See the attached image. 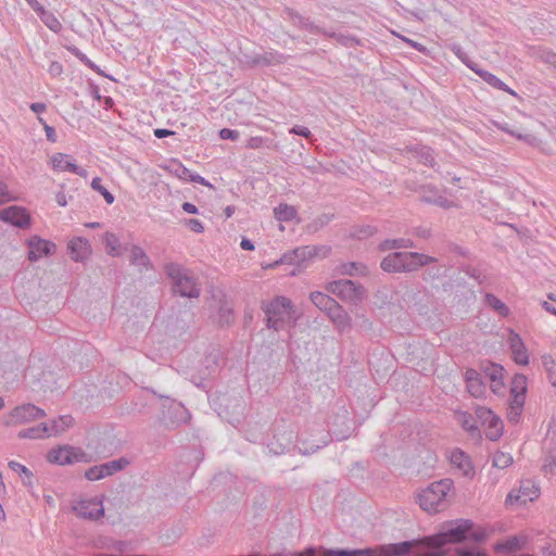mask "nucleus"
<instances>
[{
    "label": "nucleus",
    "mask_w": 556,
    "mask_h": 556,
    "mask_svg": "<svg viewBox=\"0 0 556 556\" xmlns=\"http://www.w3.org/2000/svg\"><path fill=\"white\" fill-rule=\"evenodd\" d=\"M437 258L418 252H391L380 262V268L389 274L413 273Z\"/></svg>",
    "instance_id": "obj_1"
},
{
    "label": "nucleus",
    "mask_w": 556,
    "mask_h": 556,
    "mask_svg": "<svg viewBox=\"0 0 556 556\" xmlns=\"http://www.w3.org/2000/svg\"><path fill=\"white\" fill-rule=\"evenodd\" d=\"M266 327L275 331L282 330L288 324L295 323V309L292 301L283 295L275 296L270 302H263Z\"/></svg>",
    "instance_id": "obj_2"
},
{
    "label": "nucleus",
    "mask_w": 556,
    "mask_h": 556,
    "mask_svg": "<svg viewBox=\"0 0 556 556\" xmlns=\"http://www.w3.org/2000/svg\"><path fill=\"white\" fill-rule=\"evenodd\" d=\"M164 271L172 282L175 294L188 299H198L201 294V287L191 270L177 263H167Z\"/></svg>",
    "instance_id": "obj_3"
},
{
    "label": "nucleus",
    "mask_w": 556,
    "mask_h": 556,
    "mask_svg": "<svg viewBox=\"0 0 556 556\" xmlns=\"http://www.w3.org/2000/svg\"><path fill=\"white\" fill-rule=\"evenodd\" d=\"M485 539L483 531L473 530V522L468 519H459L451 525L445 531L431 536L437 546H444L448 543L456 544L464 541L482 542Z\"/></svg>",
    "instance_id": "obj_4"
},
{
    "label": "nucleus",
    "mask_w": 556,
    "mask_h": 556,
    "mask_svg": "<svg viewBox=\"0 0 556 556\" xmlns=\"http://www.w3.org/2000/svg\"><path fill=\"white\" fill-rule=\"evenodd\" d=\"M453 488L451 479H441L432 482L418 494V503L421 509L428 513H438L446 506V496Z\"/></svg>",
    "instance_id": "obj_5"
},
{
    "label": "nucleus",
    "mask_w": 556,
    "mask_h": 556,
    "mask_svg": "<svg viewBox=\"0 0 556 556\" xmlns=\"http://www.w3.org/2000/svg\"><path fill=\"white\" fill-rule=\"evenodd\" d=\"M47 460L50 464L66 466L75 463H89L90 456L80 447L64 444L51 448L47 454Z\"/></svg>",
    "instance_id": "obj_6"
},
{
    "label": "nucleus",
    "mask_w": 556,
    "mask_h": 556,
    "mask_svg": "<svg viewBox=\"0 0 556 556\" xmlns=\"http://www.w3.org/2000/svg\"><path fill=\"white\" fill-rule=\"evenodd\" d=\"M330 442V434L323 427H314L302 432L299 437V452L302 455H311L323 448Z\"/></svg>",
    "instance_id": "obj_7"
},
{
    "label": "nucleus",
    "mask_w": 556,
    "mask_h": 556,
    "mask_svg": "<svg viewBox=\"0 0 556 556\" xmlns=\"http://www.w3.org/2000/svg\"><path fill=\"white\" fill-rule=\"evenodd\" d=\"M327 290L345 302L356 303L365 296V288L350 279L331 281L328 283Z\"/></svg>",
    "instance_id": "obj_8"
},
{
    "label": "nucleus",
    "mask_w": 556,
    "mask_h": 556,
    "mask_svg": "<svg viewBox=\"0 0 556 556\" xmlns=\"http://www.w3.org/2000/svg\"><path fill=\"white\" fill-rule=\"evenodd\" d=\"M478 422L485 427V437L491 441H497L502 434L504 425L502 419L496 416L490 408L478 406L475 409Z\"/></svg>",
    "instance_id": "obj_9"
},
{
    "label": "nucleus",
    "mask_w": 556,
    "mask_h": 556,
    "mask_svg": "<svg viewBox=\"0 0 556 556\" xmlns=\"http://www.w3.org/2000/svg\"><path fill=\"white\" fill-rule=\"evenodd\" d=\"M46 415L47 414L42 408L31 403H26L14 407L4 420V425L8 427L23 425L41 419L46 417Z\"/></svg>",
    "instance_id": "obj_10"
},
{
    "label": "nucleus",
    "mask_w": 556,
    "mask_h": 556,
    "mask_svg": "<svg viewBox=\"0 0 556 556\" xmlns=\"http://www.w3.org/2000/svg\"><path fill=\"white\" fill-rule=\"evenodd\" d=\"M128 465L129 460L125 457H121L118 459H113L88 468L85 471L84 477L89 481H98L111 477L118 471H122Z\"/></svg>",
    "instance_id": "obj_11"
},
{
    "label": "nucleus",
    "mask_w": 556,
    "mask_h": 556,
    "mask_svg": "<svg viewBox=\"0 0 556 556\" xmlns=\"http://www.w3.org/2000/svg\"><path fill=\"white\" fill-rule=\"evenodd\" d=\"M540 496V488L531 480H522L519 489L513 490L506 497L507 504L518 503L526 505L528 502H533Z\"/></svg>",
    "instance_id": "obj_12"
},
{
    "label": "nucleus",
    "mask_w": 556,
    "mask_h": 556,
    "mask_svg": "<svg viewBox=\"0 0 556 556\" xmlns=\"http://www.w3.org/2000/svg\"><path fill=\"white\" fill-rule=\"evenodd\" d=\"M321 248L316 245H304L295 248L292 251L285 253L279 261H276L271 266L278 264H296L301 265L303 262L315 257Z\"/></svg>",
    "instance_id": "obj_13"
},
{
    "label": "nucleus",
    "mask_w": 556,
    "mask_h": 556,
    "mask_svg": "<svg viewBox=\"0 0 556 556\" xmlns=\"http://www.w3.org/2000/svg\"><path fill=\"white\" fill-rule=\"evenodd\" d=\"M73 510L77 516L90 520H98L104 515L102 501L98 498L81 500L73 506Z\"/></svg>",
    "instance_id": "obj_14"
},
{
    "label": "nucleus",
    "mask_w": 556,
    "mask_h": 556,
    "mask_svg": "<svg viewBox=\"0 0 556 556\" xmlns=\"http://www.w3.org/2000/svg\"><path fill=\"white\" fill-rule=\"evenodd\" d=\"M0 219L18 228L30 225V215L25 207L12 205L0 212Z\"/></svg>",
    "instance_id": "obj_15"
},
{
    "label": "nucleus",
    "mask_w": 556,
    "mask_h": 556,
    "mask_svg": "<svg viewBox=\"0 0 556 556\" xmlns=\"http://www.w3.org/2000/svg\"><path fill=\"white\" fill-rule=\"evenodd\" d=\"M52 168L56 172H68L80 177H87V170L78 166L73 156L65 153H54L51 156Z\"/></svg>",
    "instance_id": "obj_16"
},
{
    "label": "nucleus",
    "mask_w": 556,
    "mask_h": 556,
    "mask_svg": "<svg viewBox=\"0 0 556 556\" xmlns=\"http://www.w3.org/2000/svg\"><path fill=\"white\" fill-rule=\"evenodd\" d=\"M286 56L277 51H266L264 53L244 54V62L249 67L271 66L282 64Z\"/></svg>",
    "instance_id": "obj_17"
},
{
    "label": "nucleus",
    "mask_w": 556,
    "mask_h": 556,
    "mask_svg": "<svg viewBox=\"0 0 556 556\" xmlns=\"http://www.w3.org/2000/svg\"><path fill=\"white\" fill-rule=\"evenodd\" d=\"M417 541H403L394 544L380 545L375 549V556H413Z\"/></svg>",
    "instance_id": "obj_18"
},
{
    "label": "nucleus",
    "mask_w": 556,
    "mask_h": 556,
    "mask_svg": "<svg viewBox=\"0 0 556 556\" xmlns=\"http://www.w3.org/2000/svg\"><path fill=\"white\" fill-rule=\"evenodd\" d=\"M29 252L28 258L33 262L38 261L42 256L51 255L55 252L56 245L49 241L34 236L28 241Z\"/></svg>",
    "instance_id": "obj_19"
},
{
    "label": "nucleus",
    "mask_w": 556,
    "mask_h": 556,
    "mask_svg": "<svg viewBox=\"0 0 556 556\" xmlns=\"http://www.w3.org/2000/svg\"><path fill=\"white\" fill-rule=\"evenodd\" d=\"M419 199L424 203L434 204L443 208H450L453 206V202L439 194L438 189L432 185L420 186Z\"/></svg>",
    "instance_id": "obj_20"
},
{
    "label": "nucleus",
    "mask_w": 556,
    "mask_h": 556,
    "mask_svg": "<svg viewBox=\"0 0 556 556\" xmlns=\"http://www.w3.org/2000/svg\"><path fill=\"white\" fill-rule=\"evenodd\" d=\"M191 419L189 410L180 403H173L168 408V416L165 418L167 428H177Z\"/></svg>",
    "instance_id": "obj_21"
},
{
    "label": "nucleus",
    "mask_w": 556,
    "mask_h": 556,
    "mask_svg": "<svg viewBox=\"0 0 556 556\" xmlns=\"http://www.w3.org/2000/svg\"><path fill=\"white\" fill-rule=\"evenodd\" d=\"M508 344L514 362L518 365H528L529 355L521 337L518 333L511 331L508 337Z\"/></svg>",
    "instance_id": "obj_22"
},
{
    "label": "nucleus",
    "mask_w": 556,
    "mask_h": 556,
    "mask_svg": "<svg viewBox=\"0 0 556 556\" xmlns=\"http://www.w3.org/2000/svg\"><path fill=\"white\" fill-rule=\"evenodd\" d=\"M70 257L75 262H81L90 254V244L86 238L75 237L67 243Z\"/></svg>",
    "instance_id": "obj_23"
},
{
    "label": "nucleus",
    "mask_w": 556,
    "mask_h": 556,
    "mask_svg": "<svg viewBox=\"0 0 556 556\" xmlns=\"http://www.w3.org/2000/svg\"><path fill=\"white\" fill-rule=\"evenodd\" d=\"M465 381L468 392L475 396L480 397L485 392V384L481 379V375L478 370L468 368L465 371Z\"/></svg>",
    "instance_id": "obj_24"
},
{
    "label": "nucleus",
    "mask_w": 556,
    "mask_h": 556,
    "mask_svg": "<svg viewBox=\"0 0 556 556\" xmlns=\"http://www.w3.org/2000/svg\"><path fill=\"white\" fill-rule=\"evenodd\" d=\"M74 417L72 415H60L56 418L52 419L50 425H48L47 435L59 437L66 432L74 426Z\"/></svg>",
    "instance_id": "obj_25"
},
{
    "label": "nucleus",
    "mask_w": 556,
    "mask_h": 556,
    "mask_svg": "<svg viewBox=\"0 0 556 556\" xmlns=\"http://www.w3.org/2000/svg\"><path fill=\"white\" fill-rule=\"evenodd\" d=\"M326 314L340 331L351 328V317L338 302Z\"/></svg>",
    "instance_id": "obj_26"
},
{
    "label": "nucleus",
    "mask_w": 556,
    "mask_h": 556,
    "mask_svg": "<svg viewBox=\"0 0 556 556\" xmlns=\"http://www.w3.org/2000/svg\"><path fill=\"white\" fill-rule=\"evenodd\" d=\"M451 463L462 470L465 477H472L475 473L473 467L469 457L460 450L456 448L451 453Z\"/></svg>",
    "instance_id": "obj_27"
},
{
    "label": "nucleus",
    "mask_w": 556,
    "mask_h": 556,
    "mask_svg": "<svg viewBox=\"0 0 556 556\" xmlns=\"http://www.w3.org/2000/svg\"><path fill=\"white\" fill-rule=\"evenodd\" d=\"M472 72H475L483 81H485L491 87H493L495 89H498V90L506 91V92H508V93H510L513 96L516 94V92L514 90H511L498 77H496L495 75H493L492 73H490V72H488L485 70L480 68L478 64H477V66H475Z\"/></svg>",
    "instance_id": "obj_28"
},
{
    "label": "nucleus",
    "mask_w": 556,
    "mask_h": 556,
    "mask_svg": "<svg viewBox=\"0 0 556 556\" xmlns=\"http://www.w3.org/2000/svg\"><path fill=\"white\" fill-rule=\"evenodd\" d=\"M527 393V377L516 374L510 383V399L525 402Z\"/></svg>",
    "instance_id": "obj_29"
},
{
    "label": "nucleus",
    "mask_w": 556,
    "mask_h": 556,
    "mask_svg": "<svg viewBox=\"0 0 556 556\" xmlns=\"http://www.w3.org/2000/svg\"><path fill=\"white\" fill-rule=\"evenodd\" d=\"M480 370L490 379V381H497L504 377L505 368L496 363L489 361L480 364Z\"/></svg>",
    "instance_id": "obj_30"
},
{
    "label": "nucleus",
    "mask_w": 556,
    "mask_h": 556,
    "mask_svg": "<svg viewBox=\"0 0 556 556\" xmlns=\"http://www.w3.org/2000/svg\"><path fill=\"white\" fill-rule=\"evenodd\" d=\"M48 424L41 422L38 426L26 428L17 433L18 439H45L48 438Z\"/></svg>",
    "instance_id": "obj_31"
},
{
    "label": "nucleus",
    "mask_w": 556,
    "mask_h": 556,
    "mask_svg": "<svg viewBox=\"0 0 556 556\" xmlns=\"http://www.w3.org/2000/svg\"><path fill=\"white\" fill-rule=\"evenodd\" d=\"M309 299L316 307L325 313L329 312L337 303L334 299L319 291L312 292Z\"/></svg>",
    "instance_id": "obj_32"
},
{
    "label": "nucleus",
    "mask_w": 556,
    "mask_h": 556,
    "mask_svg": "<svg viewBox=\"0 0 556 556\" xmlns=\"http://www.w3.org/2000/svg\"><path fill=\"white\" fill-rule=\"evenodd\" d=\"M274 216L279 222H291L296 218L298 212L294 206L280 203L274 208Z\"/></svg>",
    "instance_id": "obj_33"
},
{
    "label": "nucleus",
    "mask_w": 556,
    "mask_h": 556,
    "mask_svg": "<svg viewBox=\"0 0 556 556\" xmlns=\"http://www.w3.org/2000/svg\"><path fill=\"white\" fill-rule=\"evenodd\" d=\"M459 422L462 427L470 433L471 437H480V430L477 417L475 418L467 412L459 413Z\"/></svg>",
    "instance_id": "obj_34"
},
{
    "label": "nucleus",
    "mask_w": 556,
    "mask_h": 556,
    "mask_svg": "<svg viewBox=\"0 0 556 556\" xmlns=\"http://www.w3.org/2000/svg\"><path fill=\"white\" fill-rule=\"evenodd\" d=\"M414 247H415L414 241L412 239H406V238L387 239L379 244V249L381 251L410 249Z\"/></svg>",
    "instance_id": "obj_35"
},
{
    "label": "nucleus",
    "mask_w": 556,
    "mask_h": 556,
    "mask_svg": "<svg viewBox=\"0 0 556 556\" xmlns=\"http://www.w3.org/2000/svg\"><path fill=\"white\" fill-rule=\"evenodd\" d=\"M324 556H375V549H325Z\"/></svg>",
    "instance_id": "obj_36"
},
{
    "label": "nucleus",
    "mask_w": 556,
    "mask_h": 556,
    "mask_svg": "<svg viewBox=\"0 0 556 556\" xmlns=\"http://www.w3.org/2000/svg\"><path fill=\"white\" fill-rule=\"evenodd\" d=\"M531 50L535 59L556 68V52L544 47H532Z\"/></svg>",
    "instance_id": "obj_37"
},
{
    "label": "nucleus",
    "mask_w": 556,
    "mask_h": 556,
    "mask_svg": "<svg viewBox=\"0 0 556 556\" xmlns=\"http://www.w3.org/2000/svg\"><path fill=\"white\" fill-rule=\"evenodd\" d=\"M37 14L41 22L53 33L58 34L62 30L61 22L52 12H49L43 8V11H39Z\"/></svg>",
    "instance_id": "obj_38"
},
{
    "label": "nucleus",
    "mask_w": 556,
    "mask_h": 556,
    "mask_svg": "<svg viewBox=\"0 0 556 556\" xmlns=\"http://www.w3.org/2000/svg\"><path fill=\"white\" fill-rule=\"evenodd\" d=\"M340 274L346 276L366 275L367 267L359 262L343 263L338 267Z\"/></svg>",
    "instance_id": "obj_39"
},
{
    "label": "nucleus",
    "mask_w": 556,
    "mask_h": 556,
    "mask_svg": "<svg viewBox=\"0 0 556 556\" xmlns=\"http://www.w3.org/2000/svg\"><path fill=\"white\" fill-rule=\"evenodd\" d=\"M525 402L519 400H509V406L507 408V419L510 422L517 424L521 417Z\"/></svg>",
    "instance_id": "obj_40"
},
{
    "label": "nucleus",
    "mask_w": 556,
    "mask_h": 556,
    "mask_svg": "<svg viewBox=\"0 0 556 556\" xmlns=\"http://www.w3.org/2000/svg\"><path fill=\"white\" fill-rule=\"evenodd\" d=\"M485 303L491 306L495 312H497L501 316H507L509 314V308L503 303L500 299H497L492 293H486Z\"/></svg>",
    "instance_id": "obj_41"
},
{
    "label": "nucleus",
    "mask_w": 556,
    "mask_h": 556,
    "mask_svg": "<svg viewBox=\"0 0 556 556\" xmlns=\"http://www.w3.org/2000/svg\"><path fill=\"white\" fill-rule=\"evenodd\" d=\"M554 444V448L546 446L547 452L543 465V470L545 473L556 475V442Z\"/></svg>",
    "instance_id": "obj_42"
},
{
    "label": "nucleus",
    "mask_w": 556,
    "mask_h": 556,
    "mask_svg": "<svg viewBox=\"0 0 556 556\" xmlns=\"http://www.w3.org/2000/svg\"><path fill=\"white\" fill-rule=\"evenodd\" d=\"M448 49L471 71L477 66L458 43H451Z\"/></svg>",
    "instance_id": "obj_43"
},
{
    "label": "nucleus",
    "mask_w": 556,
    "mask_h": 556,
    "mask_svg": "<svg viewBox=\"0 0 556 556\" xmlns=\"http://www.w3.org/2000/svg\"><path fill=\"white\" fill-rule=\"evenodd\" d=\"M91 187L93 190L98 191L104 197V200L108 204H112L114 202V195L102 185L100 177H94L92 179Z\"/></svg>",
    "instance_id": "obj_44"
},
{
    "label": "nucleus",
    "mask_w": 556,
    "mask_h": 556,
    "mask_svg": "<svg viewBox=\"0 0 556 556\" xmlns=\"http://www.w3.org/2000/svg\"><path fill=\"white\" fill-rule=\"evenodd\" d=\"M292 439H293V432L290 431L288 433L287 442L285 444H281V443H278V442H271L268 445L269 452L274 453L275 455H279V454H283V453L290 451V447H291V444H292Z\"/></svg>",
    "instance_id": "obj_45"
},
{
    "label": "nucleus",
    "mask_w": 556,
    "mask_h": 556,
    "mask_svg": "<svg viewBox=\"0 0 556 556\" xmlns=\"http://www.w3.org/2000/svg\"><path fill=\"white\" fill-rule=\"evenodd\" d=\"M513 464V457L510 454L497 451L493 456V466L496 468H507Z\"/></svg>",
    "instance_id": "obj_46"
},
{
    "label": "nucleus",
    "mask_w": 556,
    "mask_h": 556,
    "mask_svg": "<svg viewBox=\"0 0 556 556\" xmlns=\"http://www.w3.org/2000/svg\"><path fill=\"white\" fill-rule=\"evenodd\" d=\"M425 546L429 549L427 553L420 554L419 556H445L446 551L441 546H437L434 542L431 541V536L424 539Z\"/></svg>",
    "instance_id": "obj_47"
},
{
    "label": "nucleus",
    "mask_w": 556,
    "mask_h": 556,
    "mask_svg": "<svg viewBox=\"0 0 556 556\" xmlns=\"http://www.w3.org/2000/svg\"><path fill=\"white\" fill-rule=\"evenodd\" d=\"M105 244L108 249V253L112 256H118L122 254L119 251L118 239L114 233L105 235Z\"/></svg>",
    "instance_id": "obj_48"
},
{
    "label": "nucleus",
    "mask_w": 556,
    "mask_h": 556,
    "mask_svg": "<svg viewBox=\"0 0 556 556\" xmlns=\"http://www.w3.org/2000/svg\"><path fill=\"white\" fill-rule=\"evenodd\" d=\"M332 214H321L308 225V229L312 231H317L318 229L328 225L332 220Z\"/></svg>",
    "instance_id": "obj_49"
},
{
    "label": "nucleus",
    "mask_w": 556,
    "mask_h": 556,
    "mask_svg": "<svg viewBox=\"0 0 556 556\" xmlns=\"http://www.w3.org/2000/svg\"><path fill=\"white\" fill-rule=\"evenodd\" d=\"M8 466L11 470L17 472L21 477H25L27 479L33 478V472L26 466L16 460H10Z\"/></svg>",
    "instance_id": "obj_50"
},
{
    "label": "nucleus",
    "mask_w": 556,
    "mask_h": 556,
    "mask_svg": "<svg viewBox=\"0 0 556 556\" xmlns=\"http://www.w3.org/2000/svg\"><path fill=\"white\" fill-rule=\"evenodd\" d=\"M233 320L232 309L226 306H220L218 311V323L222 326L229 325Z\"/></svg>",
    "instance_id": "obj_51"
},
{
    "label": "nucleus",
    "mask_w": 556,
    "mask_h": 556,
    "mask_svg": "<svg viewBox=\"0 0 556 556\" xmlns=\"http://www.w3.org/2000/svg\"><path fill=\"white\" fill-rule=\"evenodd\" d=\"M443 276L442 268L440 266H432L425 270L424 280L430 281L440 279Z\"/></svg>",
    "instance_id": "obj_52"
},
{
    "label": "nucleus",
    "mask_w": 556,
    "mask_h": 556,
    "mask_svg": "<svg viewBox=\"0 0 556 556\" xmlns=\"http://www.w3.org/2000/svg\"><path fill=\"white\" fill-rule=\"evenodd\" d=\"M84 65H86L88 68L92 70L93 72H96L97 74L101 75V76H104L109 79H112L114 80V78L108 74H105L94 62H92L87 55L81 58V61H80Z\"/></svg>",
    "instance_id": "obj_53"
},
{
    "label": "nucleus",
    "mask_w": 556,
    "mask_h": 556,
    "mask_svg": "<svg viewBox=\"0 0 556 556\" xmlns=\"http://www.w3.org/2000/svg\"><path fill=\"white\" fill-rule=\"evenodd\" d=\"M16 198L9 191L8 186L0 181V204L14 201Z\"/></svg>",
    "instance_id": "obj_54"
},
{
    "label": "nucleus",
    "mask_w": 556,
    "mask_h": 556,
    "mask_svg": "<svg viewBox=\"0 0 556 556\" xmlns=\"http://www.w3.org/2000/svg\"><path fill=\"white\" fill-rule=\"evenodd\" d=\"M285 11L288 14V16L290 17V20L293 22L294 25H296L301 28L303 27L305 21L307 20L306 17L302 16L301 14H299L298 12H295L294 10L289 9V8H287Z\"/></svg>",
    "instance_id": "obj_55"
},
{
    "label": "nucleus",
    "mask_w": 556,
    "mask_h": 556,
    "mask_svg": "<svg viewBox=\"0 0 556 556\" xmlns=\"http://www.w3.org/2000/svg\"><path fill=\"white\" fill-rule=\"evenodd\" d=\"M240 134L238 130L229 129V128H223L219 130V137L223 140H237L239 138Z\"/></svg>",
    "instance_id": "obj_56"
},
{
    "label": "nucleus",
    "mask_w": 556,
    "mask_h": 556,
    "mask_svg": "<svg viewBox=\"0 0 556 556\" xmlns=\"http://www.w3.org/2000/svg\"><path fill=\"white\" fill-rule=\"evenodd\" d=\"M174 174L184 180L189 181V176L192 175V172L182 166L180 163L176 164V168L174 169Z\"/></svg>",
    "instance_id": "obj_57"
},
{
    "label": "nucleus",
    "mask_w": 556,
    "mask_h": 556,
    "mask_svg": "<svg viewBox=\"0 0 556 556\" xmlns=\"http://www.w3.org/2000/svg\"><path fill=\"white\" fill-rule=\"evenodd\" d=\"M290 134H293V135H296V136H301V137H304V138H309L312 132L311 130L305 127V126H301V125H294L290 130H289Z\"/></svg>",
    "instance_id": "obj_58"
},
{
    "label": "nucleus",
    "mask_w": 556,
    "mask_h": 556,
    "mask_svg": "<svg viewBox=\"0 0 556 556\" xmlns=\"http://www.w3.org/2000/svg\"><path fill=\"white\" fill-rule=\"evenodd\" d=\"M420 159L426 165L433 166L434 164V157L432 155L431 149L424 148L420 153Z\"/></svg>",
    "instance_id": "obj_59"
},
{
    "label": "nucleus",
    "mask_w": 556,
    "mask_h": 556,
    "mask_svg": "<svg viewBox=\"0 0 556 556\" xmlns=\"http://www.w3.org/2000/svg\"><path fill=\"white\" fill-rule=\"evenodd\" d=\"M186 224L188 228L193 232L201 233L204 230L202 223L197 218H190Z\"/></svg>",
    "instance_id": "obj_60"
},
{
    "label": "nucleus",
    "mask_w": 556,
    "mask_h": 556,
    "mask_svg": "<svg viewBox=\"0 0 556 556\" xmlns=\"http://www.w3.org/2000/svg\"><path fill=\"white\" fill-rule=\"evenodd\" d=\"M48 72L51 76L58 77L63 73V66L61 63L53 61L50 63Z\"/></svg>",
    "instance_id": "obj_61"
},
{
    "label": "nucleus",
    "mask_w": 556,
    "mask_h": 556,
    "mask_svg": "<svg viewBox=\"0 0 556 556\" xmlns=\"http://www.w3.org/2000/svg\"><path fill=\"white\" fill-rule=\"evenodd\" d=\"M43 130L46 132V137L49 142L54 143L58 141V136H56L55 129L52 126L45 124Z\"/></svg>",
    "instance_id": "obj_62"
},
{
    "label": "nucleus",
    "mask_w": 556,
    "mask_h": 556,
    "mask_svg": "<svg viewBox=\"0 0 556 556\" xmlns=\"http://www.w3.org/2000/svg\"><path fill=\"white\" fill-rule=\"evenodd\" d=\"M505 549L507 551H515V549H519L520 546H519V540L516 538V536H511L509 539L506 540L504 546H503Z\"/></svg>",
    "instance_id": "obj_63"
},
{
    "label": "nucleus",
    "mask_w": 556,
    "mask_h": 556,
    "mask_svg": "<svg viewBox=\"0 0 556 556\" xmlns=\"http://www.w3.org/2000/svg\"><path fill=\"white\" fill-rule=\"evenodd\" d=\"M456 553L458 556H482L479 552L468 547L458 548Z\"/></svg>",
    "instance_id": "obj_64"
}]
</instances>
